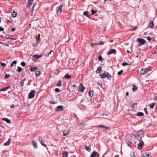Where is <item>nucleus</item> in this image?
Listing matches in <instances>:
<instances>
[{"mask_svg": "<svg viewBox=\"0 0 157 157\" xmlns=\"http://www.w3.org/2000/svg\"><path fill=\"white\" fill-rule=\"evenodd\" d=\"M36 76H39L40 75V70H38L37 71L36 70Z\"/></svg>", "mask_w": 157, "mask_h": 157, "instance_id": "obj_30", "label": "nucleus"}, {"mask_svg": "<svg viewBox=\"0 0 157 157\" xmlns=\"http://www.w3.org/2000/svg\"><path fill=\"white\" fill-rule=\"evenodd\" d=\"M64 78H71V75L67 74L65 75Z\"/></svg>", "mask_w": 157, "mask_h": 157, "instance_id": "obj_32", "label": "nucleus"}, {"mask_svg": "<svg viewBox=\"0 0 157 157\" xmlns=\"http://www.w3.org/2000/svg\"><path fill=\"white\" fill-rule=\"evenodd\" d=\"M144 111H145V113L147 114H148L147 112V108L145 107V108H144Z\"/></svg>", "mask_w": 157, "mask_h": 157, "instance_id": "obj_51", "label": "nucleus"}, {"mask_svg": "<svg viewBox=\"0 0 157 157\" xmlns=\"http://www.w3.org/2000/svg\"><path fill=\"white\" fill-rule=\"evenodd\" d=\"M10 87V86L8 85L7 87L5 88H3L0 89V91H6Z\"/></svg>", "mask_w": 157, "mask_h": 157, "instance_id": "obj_18", "label": "nucleus"}, {"mask_svg": "<svg viewBox=\"0 0 157 157\" xmlns=\"http://www.w3.org/2000/svg\"><path fill=\"white\" fill-rule=\"evenodd\" d=\"M62 7L63 5H61L57 8L56 13L58 15H60L61 14L62 12Z\"/></svg>", "mask_w": 157, "mask_h": 157, "instance_id": "obj_5", "label": "nucleus"}, {"mask_svg": "<svg viewBox=\"0 0 157 157\" xmlns=\"http://www.w3.org/2000/svg\"><path fill=\"white\" fill-rule=\"evenodd\" d=\"M137 90V87L135 86L134 85L133 86V91L134 92H135Z\"/></svg>", "mask_w": 157, "mask_h": 157, "instance_id": "obj_35", "label": "nucleus"}, {"mask_svg": "<svg viewBox=\"0 0 157 157\" xmlns=\"http://www.w3.org/2000/svg\"><path fill=\"white\" fill-rule=\"evenodd\" d=\"M85 89V87H84L82 83H81L80 84L78 87V90L79 91H80L81 92H83L84 90Z\"/></svg>", "mask_w": 157, "mask_h": 157, "instance_id": "obj_6", "label": "nucleus"}, {"mask_svg": "<svg viewBox=\"0 0 157 157\" xmlns=\"http://www.w3.org/2000/svg\"><path fill=\"white\" fill-rule=\"evenodd\" d=\"M150 154L148 152H146L143 154L141 157H149Z\"/></svg>", "mask_w": 157, "mask_h": 157, "instance_id": "obj_19", "label": "nucleus"}, {"mask_svg": "<svg viewBox=\"0 0 157 157\" xmlns=\"http://www.w3.org/2000/svg\"><path fill=\"white\" fill-rule=\"evenodd\" d=\"M33 145L35 149L37 148V144L36 142L34 140H33Z\"/></svg>", "mask_w": 157, "mask_h": 157, "instance_id": "obj_23", "label": "nucleus"}, {"mask_svg": "<svg viewBox=\"0 0 157 157\" xmlns=\"http://www.w3.org/2000/svg\"><path fill=\"white\" fill-rule=\"evenodd\" d=\"M144 131L143 130H139L136 133L135 139L138 140H141V139H142V137H140V136L142 135Z\"/></svg>", "mask_w": 157, "mask_h": 157, "instance_id": "obj_2", "label": "nucleus"}, {"mask_svg": "<svg viewBox=\"0 0 157 157\" xmlns=\"http://www.w3.org/2000/svg\"><path fill=\"white\" fill-rule=\"evenodd\" d=\"M128 65V64L127 62H124L122 63V65L123 66H125Z\"/></svg>", "mask_w": 157, "mask_h": 157, "instance_id": "obj_49", "label": "nucleus"}, {"mask_svg": "<svg viewBox=\"0 0 157 157\" xmlns=\"http://www.w3.org/2000/svg\"><path fill=\"white\" fill-rule=\"evenodd\" d=\"M62 84L61 81H60L57 84V86H60Z\"/></svg>", "mask_w": 157, "mask_h": 157, "instance_id": "obj_39", "label": "nucleus"}, {"mask_svg": "<svg viewBox=\"0 0 157 157\" xmlns=\"http://www.w3.org/2000/svg\"><path fill=\"white\" fill-rule=\"evenodd\" d=\"M9 39H10L12 40H14L17 39L16 38H10Z\"/></svg>", "mask_w": 157, "mask_h": 157, "instance_id": "obj_59", "label": "nucleus"}, {"mask_svg": "<svg viewBox=\"0 0 157 157\" xmlns=\"http://www.w3.org/2000/svg\"><path fill=\"white\" fill-rule=\"evenodd\" d=\"M35 93V90H32L29 94V98H33L34 96V94Z\"/></svg>", "mask_w": 157, "mask_h": 157, "instance_id": "obj_9", "label": "nucleus"}, {"mask_svg": "<svg viewBox=\"0 0 157 157\" xmlns=\"http://www.w3.org/2000/svg\"><path fill=\"white\" fill-rule=\"evenodd\" d=\"M70 131V130L69 129L63 131V135L64 136H66L69 132Z\"/></svg>", "mask_w": 157, "mask_h": 157, "instance_id": "obj_15", "label": "nucleus"}, {"mask_svg": "<svg viewBox=\"0 0 157 157\" xmlns=\"http://www.w3.org/2000/svg\"><path fill=\"white\" fill-rule=\"evenodd\" d=\"M25 78L23 79L22 81L20 82V83L21 84V86H23L24 85V83L25 80Z\"/></svg>", "mask_w": 157, "mask_h": 157, "instance_id": "obj_38", "label": "nucleus"}, {"mask_svg": "<svg viewBox=\"0 0 157 157\" xmlns=\"http://www.w3.org/2000/svg\"><path fill=\"white\" fill-rule=\"evenodd\" d=\"M42 57L41 55H35L33 56V59L34 61H36Z\"/></svg>", "mask_w": 157, "mask_h": 157, "instance_id": "obj_7", "label": "nucleus"}, {"mask_svg": "<svg viewBox=\"0 0 157 157\" xmlns=\"http://www.w3.org/2000/svg\"><path fill=\"white\" fill-rule=\"evenodd\" d=\"M130 156L131 157H136L135 153L133 151H131L130 152Z\"/></svg>", "mask_w": 157, "mask_h": 157, "instance_id": "obj_28", "label": "nucleus"}, {"mask_svg": "<svg viewBox=\"0 0 157 157\" xmlns=\"http://www.w3.org/2000/svg\"><path fill=\"white\" fill-rule=\"evenodd\" d=\"M90 44V46H97V45H99V44H96L94 43H91Z\"/></svg>", "mask_w": 157, "mask_h": 157, "instance_id": "obj_45", "label": "nucleus"}, {"mask_svg": "<svg viewBox=\"0 0 157 157\" xmlns=\"http://www.w3.org/2000/svg\"><path fill=\"white\" fill-rule=\"evenodd\" d=\"M85 149L88 151H91V148L87 146L85 147Z\"/></svg>", "mask_w": 157, "mask_h": 157, "instance_id": "obj_37", "label": "nucleus"}, {"mask_svg": "<svg viewBox=\"0 0 157 157\" xmlns=\"http://www.w3.org/2000/svg\"><path fill=\"white\" fill-rule=\"evenodd\" d=\"M11 139L10 138L9 139L7 142H6L4 144V146H8L11 143Z\"/></svg>", "mask_w": 157, "mask_h": 157, "instance_id": "obj_16", "label": "nucleus"}, {"mask_svg": "<svg viewBox=\"0 0 157 157\" xmlns=\"http://www.w3.org/2000/svg\"><path fill=\"white\" fill-rule=\"evenodd\" d=\"M147 39L149 42H150L151 41V37H150V36H148Z\"/></svg>", "mask_w": 157, "mask_h": 157, "instance_id": "obj_52", "label": "nucleus"}, {"mask_svg": "<svg viewBox=\"0 0 157 157\" xmlns=\"http://www.w3.org/2000/svg\"><path fill=\"white\" fill-rule=\"evenodd\" d=\"M16 30V28H13L12 29V32H13V31H15Z\"/></svg>", "mask_w": 157, "mask_h": 157, "instance_id": "obj_58", "label": "nucleus"}, {"mask_svg": "<svg viewBox=\"0 0 157 157\" xmlns=\"http://www.w3.org/2000/svg\"><path fill=\"white\" fill-rule=\"evenodd\" d=\"M101 77L103 78H105L106 77V74L105 73H102L101 75L100 74Z\"/></svg>", "mask_w": 157, "mask_h": 157, "instance_id": "obj_27", "label": "nucleus"}, {"mask_svg": "<svg viewBox=\"0 0 157 157\" xmlns=\"http://www.w3.org/2000/svg\"><path fill=\"white\" fill-rule=\"evenodd\" d=\"M72 87H76V86L75 85H74L72 86Z\"/></svg>", "mask_w": 157, "mask_h": 157, "instance_id": "obj_64", "label": "nucleus"}, {"mask_svg": "<svg viewBox=\"0 0 157 157\" xmlns=\"http://www.w3.org/2000/svg\"><path fill=\"white\" fill-rule=\"evenodd\" d=\"M16 63H17V62L16 61H13V62L11 65V67H13V66L14 64H16Z\"/></svg>", "mask_w": 157, "mask_h": 157, "instance_id": "obj_42", "label": "nucleus"}, {"mask_svg": "<svg viewBox=\"0 0 157 157\" xmlns=\"http://www.w3.org/2000/svg\"><path fill=\"white\" fill-rule=\"evenodd\" d=\"M97 127L98 128H105V130L108 129L109 130L110 129V128L109 127H107V126H104L103 125H99L97 126Z\"/></svg>", "mask_w": 157, "mask_h": 157, "instance_id": "obj_13", "label": "nucleus"}, {"mask_svg": "<svg viewBox=\"0 0 157 157\" xmlns=\"http://www.w3.org/2000/svg\"><path fill=\"white\" fill-rule=\"evenodd\" d=\"M156 104L155 103H151L149 105V106L150 107V108L151 109L153 108L154 107L155 105H156Z\"/></svg>", "mask_w": 157, "mask_h": 157, "instance_id": "obj_31", "label": "nucleus"}, {"mask_svg": "<svg viewBox=\"0 0 157 157\" xmlns=\"http://www.w3.org/2000/svg\"><path fill=\"white\" fill-rule=\"evenodd\" d=\"M38 140L40 142H41L42 140H43V139L40 138V137L38 139Z\"/></svg>", "mask_w": 157, "mask_h": 157, "instance_id": "obj_55", "label": "nucleus"}, {"mask_svg": "<svg viewBox=\"0 0 157 157\" xmlns=\"http://www.w3.org/2000/svg\"><path fill=\"white\" fill-rule=\"evenodd\" d=\"M4 29L2 27H0V31H3Z\"/></svg>", "mask_w": 157, "mask_h": 157, "instance_id": "obj_56", "label": "nucleus"}, {"mask_svg": "<svg viewBox=\"0 0 157 157\" xmlns=\"http://www.w3.org/2000/svg\"><path fill=\"white\" fill-rule=\"evenodd\" d=\"M137 140V142H136L135 143H138V142H139V143L138 144V148L139 149H141L143 147V146L144 144V142L142 140V139H141V140Z\"/></svg>", "mask_w": 157, "mask_h": 157, "instance_id": "obj_4", "label": "nucleus"}, {"mask_svg": "<svg viewBox=\"0 0 157 157\" xmlns=\"http://www.w3.org/2000/svg\"><path fill=\"white\" fill-rule=\"evenodd\" d=\"M101 70V68L100 67H98L97 70L96 71V72L97 73H99Z\"/></svg>", "mask_w": 157, "mask_h": 157, "instance_id": "obj_29", "label": "nucleus"}, {"mask_svg": "<svg viewBox=\"0 0 157 157\" xmlns=\"http://www.w3.org/2000/svg\"><path fill=\"white\" fill-rule=\"evenodd\" d=\"M132 136L131 134H127L125 136V140L128 145L130 146L132 143Z\"/></svg>", "mask_w": 157, "mask_h": 157, "instance_id": "obj_1", "label": "nucleus"}, {"mask_svg": "<svg viewBox=\"0 0 157 157\" xmlns=\"http://www.w3.org/2000/svg\"><path fill=\"white\" fill-rule=\"evenodd\" d=\"M123 70H121L120 71L118 72V75H121V74H122V73H123Z\"/></svg>", "mask_w": 157, "mask_h": 157, "instance_id": "obj_47", "label": "nucleus"}, {"mask_svg": "<svg viewBox=\"0 0 157 157\" xmlns=\"http://www.w3.org/2000/svg\"><path fill=\"white\" fill-rule=\"evenodd\" d=\"M151 70V67H150L147 68L141 69L140 71V73L141 75H144Z\"/></svg>", "mask_w": 157, "mask_h": 157, "instance_id": "obj_3", "label": "nucleus"}, {"mask_svg": "<svg viewBox=\"0 0 157 157\" xmlns=\"http://www.w3.org/2000/svg\"><path fill=\"white\" fill-rule=\"evenodd\" d=\"M91 15H93L95 13H96L97 11H95L93 9L91 10Z\"/></svg>", "mask_w": 157, "mask_h": 157, "instance_id": "obj_41", "label": "nucleus"}, {"mask_svg": "<svg viewBox=\"0 0 157 157\" xmlns=\"http://www.w3.org/2000/svg\"><path fill=\"white\" fill-rule=\"evenodd\" d=\"M55 91L56 92H59L60 91L59 90L58 88H56L55 89Z\"/></svg>", "mask_w": 157, "mask_h": 157, "instance_id": "obj_53", "label": "nucleus"}, {"mask_svg": "<svg viewBox=\"0 0 157 157\" xmlns=\"http://www.w3.org/2000/svg\"><path fill=\"white\" fill-rule=\"evenodd\" d=\"M83 14L84 16H86L87 17H90V13L89 12L87 11H84L83 12Z\"/></svg>", "mask_w": 157, "mask_h": 157, "instance_id": "obj_14", "label": "nucleus"}, {"mask_svg": "<svg viewBox=\"0 0 157 157\" xmlns=\"http://www.w3.org/2000/svg\"><path fill=\"white\" fill-rule=\"evenodd\" d=\"M53 50H51L48 54V56H49V55L52 52H53Z\"/></svg>", "mask_w": 157, "mask_h": 157, "instance_id": "obj_57", "label": "nucleus"}, {"mask_svg": "<svg viewBox=\"0 0 157 157\" xmlns=\"http://www.w3.org/2000/svg\"><path fill=\"white\" fill-rule=\"evenodd\" d=\"M94 92L92 90H91L89 92V96L91 97H93L94 96Z\"/></svg>", "mask_w": 157, "mask_h": 157, "instance_id": "obj_25", "label": "nucleus"}, {"mask_svg": "<svg viewBox=\"0 0 157 157\" xmlns=\"http://www.w3.org/2000/svg\"><path fill=\"white\" fill-rule=\"evenodd\" d=\"M22 70V68L21 67H18L17 68V71L18 72H21Z\"/></svg>", "mask_w": 157, "mask_h": 157, "instance_id": "obj_40", "label": "nucleus"}, {"mask_svg": "<svg viewBox=\"0 0 157 157\" xmlns=\"http://www.w3.org/2000/svg\"><path fill=\"white\" fill-rule=\"evenodd\" d=\"M50 103H51V104H55V102L54 101H51L50 102Z\"/></svg>", "mask_w": 157, "mask_h": 157, "instance_id": "obj_62", "label": "nucleus"}, {"mask_svg": "<svg viewBox=\"0 0 157 157\" xmlns=\"http://www.w3.org/2000/svg\"><path fill=\"white\" fill-rule=\"evenodd\" d=\"M37 69V68L36 67H31L30 68V71L31 72H33L34 71H36V70Z\"/></svg>", "mask_w": 157, "mask_h": 157, "instance_id": "obj_20", "label": "nucleus"}, {"mask_svg": "<svg viewBox=\"0 0 157 157\" xmlns=\"http://www.w3.org/2000/svg\"><path fill=\"white\" fill-rule=\"evenodd\" d=\"M68 155V152L66 151H63L62 154L63 157H67Z\"/></svg>", "mask_w": 157, "mask_h": 157, "instance_id": "obj_24", "label": "nucleus"}, {"mask_svg": "<svg viewBox=\"0 0 157 157\" xmlns=\"http://www.w3.org/2000/svg\"><path fill=\"white\" fill-rule=\"evenodd\" d=\"M11 15L12 17H15L17 16V13L15 12H13L12 13Z\"/></svg>", "mask_w": 157, "mask_h": 157, "instance_id": "obj_26", "label": "nucleus"}, {"mask_svg": "<svg viewBox=\"0 0 157 157\" xmlns=\"http://www.w3.org/2000/svg\"><path fill=\"white\" fill-rule=\"evenodd\" d=\"M10 77V75L9 74H6L4 78L6 79H7Z\"/></svg>", "mask_w": 157, "mask_h": 157, "instance_id": "obj_43", "label": "nucleus"}, {"mask_svg": "<svg viewBox=\"0 0 157 157\" xmlns=\"http://www.w3.org/2000/svg\"><path fill=\"white\" fill-rule=\"evenodd\" d=\"M14 107V105L13 104H12L10 106V107L11 108H13Z\"/></svg>", "mask_w": 157, "mask_h": 157, "instance_id": "obj_60", "label": "nucleus"}, {"mask_svg": "<svg viewBox=\"0 0 157 157\" xmlns=\"http://www.w3.org/2000/svg\"><path fill=\"white\" fill-rule=\"evenodd\" d=\"M98 59L101 61H102L103 59L102 58V56H98Z\"/></svg>", "mask_w": 157, "mask_h": 157, "instance_id": "obj_48", "label": "nucleus"}, {"mask_svg": "<svg viewBox=\"0 0 157 157\" xmlns=\"http://www.w3.org/2000/svg\"><path fill=\"white\" fill-rule=\"evenodd\" d=\"M35 4H36V3L33 4V8H33L32 10L31 13V16H33V11L34 10V7L35 6Z\"/></svg>", "mask_w": 157, "mask_h": 157, "instance_id": "obj_36", "label": "nucleus"}, {"mask_svg": "<svg viewBox=\"0 0 157 157\" xmlns=\"http://www.w3.org/2000/svg\"><path fill=\"white\" fill-rule=\"evenodd\" d=\"M40 142L42 146L44 147H46V145L43 142L42 140L41 141V142Z\"/></svg>", "mask_w": 157, "mask_h": 157, "instance_id": "obj_50", "label": "nucleus"}, {"mask_svg": "<svg viewBox=\"0 0 157 157\" xmlns=\"http://www.w3.org/2000/svg\"><path fill=\"white\" fill-rule=\"evenodd\" d=\"M104 44V43L103 41H101L100 42L99 44H99V45H103Z\"/></svg>", "mask_w": 157, "mask_h": 157, "instance_id": "obj_54", "label": "nucleus"}, {"mask_svg": "<svg viewBox=\"0 0 157 157\" xmlns=\"http://www.w3.org/2000/svg\"><path fill=\"white\" fill-rule=\"evenodd\" d=\"M2 44H4L6 46H8H8H9V45L8 44H4V43H2Z\"/></svg>", "mask_w": 157, "mask_h": 157, "instance_id": "obj_63", "label": "nucleus"}, {"mask_svg": "<svg viewBox=\"0 0 157 157\" xmlns=\"http://www.w3.org/2000/svg\"><path fill=\"white\" fill-rule=\"evenodd\" d=\"M2 120L6 121L8 123L10 124L11 123V121L7 118H2Z\"/></svg>", "mask_w": 157, "mask_h": 157, "instance_id": "obj_22", "label": "nucleus"}, {"mask_svg": "<svg viewBox=\"0 0 157 157\" xmlns=\"http://www.w3.org/2000/svg\"><path fill=\"white\" fill-rule=\"evenodd\" d=\"M136 41L142 44H145L146 43V41L140 38H137Z\"/></svg>", "mask_w": 157, "mask_h": 157, "instance_id": "obj_10", "label": "nucleus"}, {"mask_svg": "<svg viewBox=\"0 0 157 157\" xmlns=\"http://www.w3.org/2000/svg\"><path fill=\"white\" fill-rule=\"evenodd\" d=\"M0 63L1 64V65L3 67H5L6 66V64L4 63H2V62H0Z\"/></svg>", "mask_w": 157, "mask_h": 157, "instance_id": "obj_44", "label": "nucleus"}, {"mask_svg": "<svg viewBox=\"0 0 157 157\" xmlns=\"http://www.w3.org/2000/svg\"><path fill=\"white\" fill-rule=\"evenodd\" d=\"M34 0H28V3L26 5V7L27 8H29L31 6V5L33 3V2Z\"/></svg>", "mask_w": 157, "mask_h": 157, "instance_id": "obj_12", "label": "nucleus"}, {"mask_svg": "<svg viewBox=\"0 0 157 157\" xmlns=\"http://www.w3.org/2000/svg\"><path fill=\"white\" fill-rule=\"evenodd\" d=\"M144 114L142 112H139L136 114V115L138 116H143Z\"/></svg>", "mask_w": 157, "mask_h": 157, "instance_id": "obj_33", "label": "nucleus"}, {"mask_svg": "<svg viewBox=\"0 0 157 157\" xmlns=\"http://www.w3.org/2000/svg\"><path fill=\"white\" fill-rule=\"evenodd\" d=\"M116 53L117 52L115 49H111L108 51V55H110L112 54L115 55Z\"/></svg>", "mask_w": 157, "mask_h": 157, "instance_id": "obj_11", "label": "nucleus"}, {"mask_svg": "<svg viewBox=\"0 0 157 157\" xmlns=\"http://www.w3.org/2000/svg\"><path fill=\"white\" fill-rule=\"evenodd\" d=\"M154 23L152 21H151L148 24V27L150 28H152L154 26Z\"/></svg>", "mask_w": 157, "mask_h": 157, "instance_id": "obj_21", "label": "nucleus"}, {"mask_svg": "<svg viewBox=\"0 0 157 157\" xmlns=\"http://www.w3.org/2000/svg\"><path fill=\"white\" fill-rule=\"evenodd\" d=\"M154 100H157V96H155L154 97Z\"/></svg>", "mask_w": 157, "mask_h": 157, "instance_id": "obj_61", "label": "nucleus"}, {"mask_svg": "<svg viewBox=\"0 0 157 157\" xmlns=\"http://www.w3.org/2000/svg\"><path fill=\"white\" fill-rule=\"evenodd\" d=\"M21 65L22 66L25 67L26 65L25 63L24 62H22L21 63Z\"/></svg>", "mask_w": 157, "mask_h": 157, "instance_id": "obj_46", "label": "nucleus"}, {"mask_svg": "<svg viewBox=\"0 0 157 157\" xmlns=\"http://www.w3.org/2000/svg\"><path fill=\"white\" fill-rule=\"evenodd\" d=\"M96 154L98 156H99V154L97 152L94 151L91 154L90 157H95Z\"/></svg>", "mask_w": 157, "mask_h": 157, "instance_id": "obj_17", "label": "nucleus"}, {"mask_svg": "<svg viewBox=\"0 0 157 157\" xmlns=\"http://www.w3.org/2000/svg\"><path fill=\"white\" fill-rule=\"evenodd\" d=\"M106 75V77H107L108 79H110L112 77L111 75L108 72L107 73Z\"/></svg>", "mask_w": 157, "mask_h": 157, "instance_id": "obj_34", "label": "nucleus"}, {"mask_svg": "<svg viewBox=\"0 0 157 157\" xmlns=\"http://www.w3.org/2000/svg\"><path fill=\"white\" fill-rule=\"evenodd\" d=\"M65 108V107L62 105H59L56 108V110L62 111Z\"/></svg>", "mask_w": 157, "mask_h": 157, "instance_id": "obj_8", "label": "nucleus"}]
</instances>
